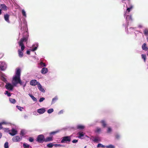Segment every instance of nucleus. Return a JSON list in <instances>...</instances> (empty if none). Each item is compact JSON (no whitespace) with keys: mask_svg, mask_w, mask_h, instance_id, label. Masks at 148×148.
I'll return each instance as SVG.
<instances>
[{"mask_svg":"<svg viewBox=\"0 0 148 148\" xmlns=\"http://www.w3.org/2000/svg\"><path fill=\"white\" fill-rule=\"evenodd\" d=\"M24 34L25 35L23 36V38H21L20 41L18 42L19 46L21 47V50L19 49L18 51L19 56L20 58H21L23 56V53L22 51H23L25 47L24 44L23 43V42H27L29 37L28 34L27 32H25Z\"/></svg>","mask_w":148,"mask_h":148,"instance_id":"obj_1","label":"nucleus"},{"mask_svg":"<svg viewBox=\"0 0 148 148\" xmlns=\"http://www.w3.org/2000/svg\"><path fill=\"white\" fill-rule=\"evenodd\" d=\"M45 137L43 134H40L38 136L36 141L39 143H42L44 142Z\"/></svg>","mask_w":148,"mask_h":148,"instance_id":"obj_2","label":"nucleus"},{"mask_svg":"<svg viewBox=\"0 0 148 148\" xmlns=\"http://www.w3.org/2000/svg\"><path fill=\"white\" fill-rule=\"evenodd\" d=\"M71 141V136H66L62 138L61 141V143H67Z\"/></svg>","mask_w":148,"mask_h":148,"instance_id":"obj_3","label":"nucleus"},{"mask_svg":"<svg viewBox=\"0 0 148 148\" xmlns=\"http://www.w3.org/2000/svg\"><path fill=\"white\" fill-rule=\"evenodd\" d=\"M13 80L14 81V82H13L14 85H16V84L18 83V82H21L20 77L15 76L13 77Z\"/></svg>","mask_w":148,"mask_h":148,"instance_id":"obj_4","label":"nucleus"},{"mask_svg":"<svg viewBox=\"0 0 148 148\" xmlns=\"http://www.w3.org/2000/svg\"><path fill=\"white\" fill-rule=\"evenodd\" d=\"M22 138V136L20 137L19 136H16L13 137L12 140L13 142H19L21 141Z\"/></svg>","mask_w":148,"mask_h":148,"instance_id":"obj_5","label":"nucleus"},{"mask_svg":"<svg viewBox=\"0 0 148 148\" xmlns=\"http://www.w3.org/2000/svg\"><path fill=\"white\" fill-rule=\"evenodd\" d=\"M97 147H106L107 148H114V146L112 145L105 146V145H103L101 144H99L97 145Z\"/></svg>","mask_w":148,"mask_h":148,"instance_id":"obj_6","label":"nucleus"},{"mask_svg":"<svg viewBox=\"0 0 148 148\" xmlns=\"http://www.w3.org/2000/svg\"><path fill=\"white\" fill-rule=\"evenodd\" d=\"M38 82L36 80L33 79L31 80L30 82V85L34 86H36V85H38Z\"/></svg>","mask_w":148,"mask_h":148,"instance_id":"obj_7","label":"nucleus"},{"mask_svg":"<svg viewBox=\"0 0 148 148\" xmlns=\"http://www.w3.org/2000/svg\"><path fill=\"white\" fill-rule=\"evenodd\" d=\"M17 133V131L14 128H12L10 130L9 134L12 136H14Z\"/></svg>","mask_w":148,"mask_h":148,"instance_id":"obj_8","label":"nucleus"},{"mask_svg":"<svg viewBox=\"0 0 148 148\" xmlns=\"http://www.w3.org/2000/svg\"><path fill=\"white\" fill-rule=\"evenodd\" d=\"M5 88L8 90H12L13 88V86L10 83L7 84L5 86Z\"/></svg>","mask_w":148,"mask_h":148,"instance_id":"obj_9","label":"nucleus"},{"mask_svg":"<svg viewBox=\"0 0 148 148\" xmlns=\"http://www.w3.org/2000/svg\"><path fill=\"white\" fill-rule=\"evenodd\" d=\"M5 63L4 62H0V69L1 71H4L5 69L4 66Z\"/></svg>","mask_w":148,"mask_h":148,"instance_id":"obj_10","label":"nucleus"},{"mask_svg":"<svg viewBox=\"0 0 148 148\" xmlns=\"http://www.w3.org/2000/svg\"><path fill=\"white\" fill-rule=\"evenodd\" d=\"M45 111L46 110L44 108H43L37 110V112L40 114H42L44 113L45 112Z\"/></svg>","mask_w":148,"mask_h":148,"instance_id":"obj_11","label":"nucleus"},{"mask_svg":"<svg viewBox=\"0 0 148 148\" xmlns=\"http://www.w3.org/2000/svg\"><path fill=\"white\" fill-rule=\"evenodd\" d=\"M38 87L41 91L43 92H45V90L39 83L38 84Z\"/></svg>","mask_w":148,"mask_h":148,"instance_id":"obj_12","label":"nucleus"},{"mask_svg":"<svg viewBox=\"0 0 148 148\" xmlns=\"http://www.w3.org/2000/svg\"><path fill=\"white\" fill-rule=\"evenodd\" d=\"M48 71V69L47 68L44 67L42 68L41 71V73L43 74H45L47 73Z\"/></svg>","mask_w":148,"mask_h":148,"instance_id":"obj_13","label":"nucleus"},{"mask_svg":"<svg viewBox=\"0 0 148 148\" xmlns=\"http://www.w3.org/2000/svg\"><path fill=\"white\" fill-rule=\"evenodd\" d=\"M53 140V139L52 137H48L46 138H45L44 142H50L52 141Z\"/></svg>","mask_w":148,"mask_h":148,"instance_id":"obj_14","label":"nucleus"},{"mask_svg":"<svg viewBox=\"0 0 148 148\" xmlns=\"http://www.w3.org/2000/svg\"><path fill=\"white\" fill-rule=\"evenodd\" d=\"M21 70L19 69H17L15 76L20 77Z\"/></svg>","mask_w":148,"mask_h":148,"instance_id":"obj_15","label":"nucleus"},{"mask_svg":"<svg viewBox=\"0 0 148 148\" xmlns=\"http://www.w3.org/2000/svg\"><path fill=\"white\" fill-rule=\"evenodd\" d=\"M9 15L8 14L4 15V18L5 20L8 22H9Z\"/></svg>","mask_w":148,"mask_h":148,"instance_id":"obj_16","label":"nucleus"},{"mask_svg":"<svg viewBox=\"0 0 148 148\" xmlns=\"http://www.w3.org/2000/svg\"><path fill=\"white\" fill-rule=\"evenodd\" d=\"M1 8L3 10H7V7L5 4H1L0 5Z\"/></svg>","mask_w":148,"mask_h":148,"instance_id":"obj_17","label":"nucleus"},{"mask_svg":"<svg viewBox=\"0 0 148 148\" xmlns=\"http://www.w3.org/2000/svg\"><path fill=\"white\" fill-rule=\"evenodd\" d=\"M78 134V138H82V137L84 136V134L82 132H79Z\"/></svg>","mask_w":148,"mask_h":148,"instance_id":"obj_18","label":"nucleus"},{"mask_svg":"<svg viewBox=\"0 0 148 148\" xmlns=\"http://www.w3.org/2000/svg\"><path fill=\"white\" fill-rule=\"evenodd\" d=\"M142 47V49L143 50L147 51L148 49V48L147 47V44L145 43H144L143 44Z\"/></svg>","mask_w":148,"mask_h":148,"instance_id":"obj_19","label":"nucleus"},{"mask_svg":"<svg viewBox=\"0 0 148 148\" xmlns=\"http://www.w3.org/2000/svg\"><path fill=\"white\" fill-rule=\"evenodd\" d=\"M84 128V126L83 125H78L77 126V128L79 129H83Z\"/></svg>","mask_w":148,"mask_h":148,"instance_id":"obj_20","label":"nucleus"},{"mask_svg":"<svg viewBox=\"0 0 148 148\" xmlns=\"http://www.w3.org/2000/svg\"><path fill=\"white\" fill-rule=\"evenodd\" d=\"M101 123L102 124V126L103 127H105L106 125V124L105 121L104 120H102L101 121Z\"/></svg>","mask_w":148,"mask_h":148,"instance_id":"obj_21","label":"nucleus"},{"mask_svg":"<svg viewBox=\"0 0 148 148\" xmlns=\"http://www.w3.org/2000/svg\"><path fill=\"white\" fill-rule=\"evenodd\" d=\"M141 57L144 60V62H145L146 58V55L142 54L141 55Z\"/></svg>","mask_w":148,"mask_h":148,"instance_id":"obj_22","label":"nucleus"},{"mask_svg":"<svg viewBox=\"0 0 148 148\" xmlns=\"http://www.w3.org/2000/svg\"><path fill=\"white\" fill-rule=\"evenodd\" d=\"M23 147L25 148H29L30 146L29 145V144L25 143L23 144Z\"/></svg>","mask_w":148,"mask_h":148,"instance_id":"obj_23","label":"nucleus"},{"mask_svg":"<svg viewBox=\"0 0 148 148\" xmlns=\"http://www.w3.org/2000/svg\"><path fill=\"white\" fill-rule=\"evenodd\" d=\"M29 95L34 101H37L35 97L33 95L30 94H29Z\"/></svg>","mask_w":148,"mask_h":148,"instance_id":"obj_24","label":"nucleus"},{"mask_svg":"<svg viewBox=\"0 0 148 148\" xmlns=\"http://www.w3.org/2000/svg\"><path fill=\"white\" fill-rule=\"evenodd\" d=\"M10 101L11 103L13 104H14L16 102V100L12 98H10Z\"/></svg>","mask_w":148,"mask_h":148,"instance_id":"obj_25","label":"nucleus"},{"mask_svg":"<svg viewBox=\"0 0 148 148\" xmlns=\"http://www.w3.org/2000/svg\"><path fill=\"white\" fill-rule=\"evenodd\" d=\"M53 146V144L52 143H50L47 145V146L48 147H52Z\"/></svg>","mask_w":148,"mask_h":148,"instance_id":"obj_26","label":"nucleus"},{"mask_svg":"<svg viewBox=\"0 0 148 148\" xmlns=\"http://www.w3.org/2000/svg\"><path fill=\"white\" fill-rule=\"evenodd\" d=\"M40 64L41 68L43 67L46 66L45 64V63L43 62H41L40 63Z\"/></svg>","mask_w":148,"mask_h":148,"instance_id":"obj_27","label":"nucleus"},{"mask_svg":"<svg viewBox=\"0 0 148 148\" xmlns=\"http://www.w3.org/2000/svg\"><path fill=\"white\" fill-rule=\"evenodd\" d=\"M144 33L146 36L148 35V29H145L144 31Z\"/></svg>","mask_w":148,"mask_h":148,"instance_id":"obj_28","label":"nucleus"},{"mask_svg":"<svg viewBox=\"0 0 148 148\" xmlns=\"http://www.w3.org/2000/svg\"><path fill=\"white\" fill-rule=\"evenodd\" d=\"M126 18L127 19L132 20V16L131 15H127Z\"/></svg>","mask_w":148,"mask_h":148,"instance_id":"obj_29","label":"nucleus"},{"mask_svg":"<svg viewBox=\"0 0 148 148\" xmlns=\"http://www.w3.org/2000/svg\"><path fill=\"white\" fill-rule=\"evenodd\" d=\"M58 98L57 97H55L54 98H53L52 99V104L53 103H54L55 101H56L58 99Z\"/></svg>","mask_w":148,"mask_h":148,"instance_id":"obj_30","label":"nucleus"},{"mask_svg":"<svg viewBox=\"0 0 148 148\" xmlns=\"http://www.w3.org/2000/svg\"><path fill=\"white\" fill-rule=\"evenodd\" d=\"M53 146H54L55 147H61L63 146L60 144H53Z\"/></svg>","mask_w":148,"mask_h":148,"instance_id":"obj_31","label":"nucleus"},{"mask_svg":"<svg viewBox=\"0 0 148 148\" xmlns=\"http://www.w3.org/2000/svg\"><path fill=\"white\" fill-rule=\"evenodd\" d=\"M53 111V108H51L49 109L47 111V112L49 114H50Z\"/></svg>","mask_w":148,"mask_h":148,"instance_id":"obj_32","label":"nucleus"},{"mask_svg":"<svg viewBox=\"0 0 148 148\" xmlns=\"http://www.w3.org/2000/svg\"><path fill=\"white\" fill-rule=\"evenodd\" d=\"M59 132V131H57L53 132H51L50 133V135H54V134L58 133V132Z\"/></svg>","mask_w":148,"mask_h":148,"instance_id":"obj_33","label":"nucleus"},{"mask_svg":"<svg viewBox=\"0 0 148 148\" xmlns=\"http://www.w3.org/2000/svg\"><path fill=\"white\" fill-rule=\"evenodd\" d=\"M8 143L6 142L4 144V147L5 148H8Z\"/></svg>","mask_w":148,"mask_h":148,"instance_id":"obj_34","label":"nucleus"},{"mask_svg":"<svg viewBox=\"0 0 148 148\" xmlns=\"http://www.w3.org/2000/svg\"><path fill=\"white\" fill-rule=\"evenodd\" d=\"M5 94L7 95L8 97H10L11 95V94L10 92H9L8 91H6Z\"/></svg>","mask_w":148,"mask_h":148,"instance_id":"obj_35","label":"nucleus"},{"mask_svg":"<svg viewBox=\"0 0 148 148\" xmlns=\"http://www.w3.org/2000/svg\"><path fill=\"white\" fill-rule=\"evenodd\" d=\"M22 15L25 16V17H26V14L25 12V10H22Z\"/></svg>","mask_w":148,"mask_h":148,"instance_id":"obj_36","label":"nucleus"},{"mask_svg":"<svg viewBox=\"0 0 148 148\" xmlns=\"http://www.w3.org/2000/svg\"><path fill=\"white\" fill-rule=\"evenodd\" d=\"M29 140L30 142H33L34 140V139L32 137H29Z\"/></svg>","mask_w":148,"mask_h":148,"instance_id":"obj_37","label":"nucleus"},{"mask_svg":"<svg viewBox=\"0 0 148 148\" xmlns=\"http://www.w3.org/2000/svg\"><path fill=\"white\" fill-rule=\"evenodd\" d=\"M132 8L133 6L132 5H131L130 8H127V10L129 12L130 11V10Z\"/></svg>","mask_w":148,"mask_h":148,"instance_id":"obj_38","label":"nucleus"},{"mask_svg":"<svg viewBox=\"0 0 148 148\" xmlns=\"http://www.w3.org/2000/svg\"><path fill=\"white\" fill-rule=\"evenodd\" d=\"M16 107L20 111H22V110L21 109V108H22V109H23V107H21V106H16Z\"/></svg>","mask_w":148,"mask_h":148,"instance_id":"obj_39","label":"nucleus"},{"mask_svg":"<svg viewBox=\"0 0 148 148\" xmlns=\"http://www.w3.org/2000/svg\"><path fill=\"white\" fill-rule=\"evenodd\" d=\"M45 99V98L44 97L40 98L39 100V101L40 102L43 101Z\"/></svg>","mask_w":148,"mask_h":148,"instance_id":"obj_40","label":"nucleus"},{"mask_svg":"<svg viewBox=\"0 0 148 148\" xmlns=\"http://www.w3.org/2000/svg\"><path fill=\"white\" fill-rule=\"evenodd\" d=\"M101 131V129L100 128L97 127V128L96 132H99Z\"/></svg>","mask_w":148,"mask_h":148,"instance_id":"obj_41","label":"nucleus"},{"mask_svg":"<svg viewBox=\"0 0 148 148\" xmlns=\"http://www.w3.org/2000/svg\"><path fill=\"white\" fill-rule=\"evenodd\" d=\"M112 131V129L110 127H108L107 130V132L110 133Z\"/></svg>","mask_w":148,"mask_h":148,"instance_id":"obj_42","label":"nucleus"},{"mask_svg":"<svg viewBox=\"0 0 148 148\" xmlns=\"http://www.w3.org/2000/svg\"><path fill=\"white\" fill-rule=\"evenodd\" d=\"M37 47H35L34 48H33L31 51H34L37 50Z\"/></svg>","mask_w":148,"mask_h":148,"instance_id":"obj_43","label":"nucleus"},{"mask_svg":"<svg viewBox=\"0 0 148 148\" xmlns=\"http://www.w3.org/2000/svg\"><path fill=\"white\" fill-rule=\"evenodd\" d=\"M4 123V122H3L1 123H0V130L2 129V125Z\"/></svg>","mask_w":148,"mask_h":148,"instance_id":"obj_44","label":"nucleus"},{"mask_svg":"<svg viewBox=\"0 0 148 148\" xmlns=\"http://www.w3.org/2000/svg\"><path fill=\"white\" fill-rule=\"evenodd\" d=\"M115 137L116 139H118L120 138V136L118 134H116L115 135Z\"/></svg>","mask_w":148,"mask_h":148,"instance_id":"obj_45","label":"nucleus"},{"mask_svg":"<svg viewBox=\"0 0 148 148\" xmlns=\"http://www.w3.org/2000/svg\"><path fill=\"white\" fill-rule=\"evenodd\" d=\"M20 134L21 135H22V136H24V132L23 131L21 130V132H20Z\"/></svg>","mask_w":148,"mask_h":148,"instance_id":"obj_46","label":"nucleus"},{"mask_svg":"<svg viewBox=\"0 0 148 148\" xmlns=\"http://www.w3.org/2000/svg\"><path fill=\"white\" fill-rule=\"evenodd\" d=\"M78 142V140H77L75 139L72 141V142L73 143H76Z\"/></svg>","mask_w":148,"mask_h":148,"instance_id":"obj_47","label":"nucleus"},{"mask_svg":"<svg viewBox=\"0 0 148 148\" xmlns=\"http://www.w3.org/2000/svg\"><path fill=\"white\" fill-rule=\"evenodd\" d=\"M5 131H6L7 132H8L9 133H10V130L8 129H5Z\"/></svg>","mask_w":148,"mask_h":148,"instance_id":"obj_48","label":"nucleus"},{"mask_svg":"<svg viewBox=\"0 0 148 148\" xmlns=\"http://www.w3.org/2000/svg\"><path fill=\"white\" fill-rule=\"evenodd\" d=\"M27 54L29 55L30 54V51L29 50H27L26 52Z\"/></svg>","mask_w":148,"mask_h":148,"instance_id":"obj_49","label":"nucleus"},{"mask_svg":"<svg viewBox=\"0 0 148 148\" xmlns=\"http://www.w3.org/2000/svg\"><path fill=\"white\" fill-rule=\"evenodd\" d=\"M62 113H63V111L62 110H61L59 112V114H61Z\"/></svg>","mask_w":148,"mask_h":148,"instance_id":"obj_50","label":"nucleus"},{"mask_svg":"<svg viewBox=\"0 0 148 148\" xmlns=\"http://www.w3.org/2000/svg\"><path fill=\"white\" fill-rule=\"evenodd\" d=\"M22 83H23V82L21 80V82H18V83H19L21 85H22Z\"/></svg>","mask_w":148,"mask_h":148,"instance_id":"obj_51","label":"nucleus"},{"mask_svg":"<svg viewBox=\"0 0 148 148\" xmlns=\"http://www.w3.org/2000/svg\"><path fill=\"white\" fill-rule=\"evenodd\" d=\"M94 141L95 142H97L98 141V139L97 138H95L94 139Z\"/></svg>","mask_w":148,"mask_h":148,"instance_id":"obj_52","label":"nucleus"},{"mask_svg":"<svg viewBox=\"0 0 148 148\" xmlns=\"http://www.w3.org/2000/svg\"><path fill=\"white\" fill-rule=\"evenodd\" d=\"M2 136V134L1 133H0V138Z\"/></svg>","mask_w":148,"mask_h":148,"instance_id":"obj_53","label":"nucleus"},{"mask_svg":"<svg viewBox=\"0 0 148 148\" xmlns=\"http://www.w3.org/2000/svg\"><path fill=\"white\" fill-rule=\"evenodd\" d=\"M1 10L0 9V15H1Z\"/></svg>","mask_w":148,"mask_h":148,"instance_id":"obj_54","label":"nucleus"},{"mask_svg":"<svg viewBox=\"0 0 148 148\" xmlns=\"http://www.w3.org/2000/svg\"><path fill=\"white\" fill-rule=\"evenodd\" d=\"M147 41H148V37L147 38Z\"/></svg>","mask_w":148,"mask_h":148,"instance_id":"obj_55","label":"nucleus"},{"mask_svg":"<svg viewBox=\"0 0 148 148\" xmlns=\"http://www.w3.org/2000/svg\"><path fill=\"white\" fill-rule=\"evenodd\" d=\"M147 56H148V53H147Z\"/></svg>","mask_w":148,"mask_h":148,"instance_id":"obj_56","label":"nucleus"},{"mask_svg":"<svg viewBox=\"0 0 148 148\" xmlns=\"http://www.w3.org/2000/svg\"><path fill=\"white\" fill-rule=\"evenodd\" d=\"M86 146L84 148H86Z\"/></svg>","mask_w":148,"mask_h":148,"instance_id":"obj_57","label":"nucleus"}]
</instances>
